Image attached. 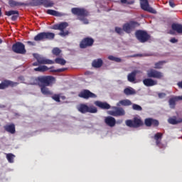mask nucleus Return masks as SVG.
I'll list each match as a JSON object with an SVG mask.
<instances>
[{"mask_svg": "<svg viewBox=\"0 0 182 182\" xmlns=\"http://www.w3.org/2000/svg\"><path fill=\"white\" fill-rule=\"evenodd\" d=\"M146 75L149 78L143 80V84L144 86H146V87H151V86H156V85H157V81L153 79L161 80L164 77V74H163V73L154 69L148 70Z\"/></svg>", "mask_w": 182, "mask_h": 182, "instance_id": "obj_1", "label": "nucleus"}, {"mask_svg": "<svg viewBox=\"0 0 182 182\" xmlns=\"http://www.w3.org/2000/svg\"><path fill=\"white\" fill-rule=\"evenodd\" d=\"M71 12L73 15H76L78 21L82 22L84 25L89 24V20L87 18L90 15V13L86 9L74 7L71 9Z\"/></svg>", "mask_w": 182, "mask_h": 182, "instance_id": "obj_2", "label": "nucleus"}, {"mask_svg": "<svg viewBox=\"0 0 182 182\" xmlns=\"http://www.w3.org/2000/svg\"><path fill=\"white\" fill-rule=\"evenodd\" d=\"M46 79H47V82H43L39 86L41 88V92L44 96H52L53 92H52V91H50L48 87L52 86V85L56 82V78L52 75H47Z\"/></svg>", "mask_w": 182, "mask_h": 182, "instance_id": "obj_3", "label": "nucleus"}, {"mask_svg": "<svg viewBox=\"0 0 182 182\" xmlns=\"http://www.w3.org/2000/svg\"><path fill=\"white\" fill-rule=\"evenodd\" d=\"M31 6H44L45 8H52L55 3L50 0H31Z\"/></svg>", "mask_w": 182, "mask_h": 182, "instance_id": "obj_4", "label": "nucleus"}, {"mask_svg": "<svg viewBox=\"0 0 182 182\" xmlns=\"http://www.w3.org/2000/svg\"><path fill=\"white\" fill-rule=\"evenodd\" d=\"M55 39V33L50 32H42L34 37V41H52Z\"/></svg>", "mask_w": 182, "mask_h": 182, "instance_id": "obj_5", "label": "nucleus"}, {"mask_svg": "<svg viewBox=\"0 0 182 182\" xmlns=\"http://www.w3.org/2000/svg\"><path fill=\"white\" fill-rule=\"evenodd\" d=\"M48 75H41L38 77H31L29 80V85L40 86L42 83H47Z\"/></svg>", "mask_w": 182, "mask_h": 182, "instance_id": "obj_6", "label": "nucleus"}, {"mask_svg": "<svg viewBox=\"0 0 182 182\" xmlns=\"http://www.w3.org/2000/svg\"><path fill=\"white\" fill-rule=\"evenodd\" d=\"M12 50L14 53H18L19 55H25L26 53V49L25 48V44L21 42H16L12 46Z\"/></svg>", "mask_w": 182, "mask_h": 182, "instance_id": "obj_7", "label": "nucleus"}, {"mask_svg": "<svg viewBox=\"0 0 182 182\" xmlns=\"http://www.w3.org/2000/svg\"><path fill=\"white\" fill-rule=\"evenodd\" d=\"M150 38H151V36L147 33V31H144L143 30L137 31V39L141 42V43H146V42L150 41Z\"/></svg>", "mask_w": 182, "mask_h": 182, "instance_id": "obj_8", "label": "nucleus"}, {"mask_svg": "<svg viewBox=\"0 0 182 182\" xmlns=\"http://www.w3.org/2000/svg\"><path fill=\"white\" fill-rule=\"evenodd\" d=\"M137 26V21H131L129 22L125 23L122 26L124 32L126 33H132L136 27Z\"/></svg>", "mask_w": 182, "mask_h": 182, "instance_id": "obj_9", "label": "nucleus"}, {"mask_svg": "<svg viewBox=\"0 0 182 182\" xmlns=\"http://www.w3.org/2000/svg\"><path fill=\"white\" fill-rule=\"evenodd\" d=\"M79 112L80 113H97V108L94 106H87L85 104H81L80 105V107L78 108Z\"/></svg>", "mask_w": 182, "mask_h": 182, "instance_id": "obj_10", "label": "nucleus"}, {"mask_svg": "<svg viewBox=\"0 0 182 182\" xmlns=\"http://www.w3.org/2000/svg\"><path fill=\"white\" fill-rule=\"evenodd\" d=\"M95 43V40L90 37L84 38L81 42L80 43V49H86V48H90V46H93Z\"/></svg>", "mask_w": 182, "mask_h": 182, "instance_id": "obj_11", "label": "nucleus"}, {"mask_svg": "<svg viewBox=\"0 0 182 182\" xmlns=\"http://www.w3.org/2000/svg\"><path fill=\"white\" fill-rule=\"evenodd\" d=\"M140 1V5L141 9L143 11H146V12H149V14H157V11L156 9H153V7H151L149 4V0H139Z\"/></svg>", "mask_w": 182, "mask_h": 182, "instance_id": "obj_12", "label": "nucleus"}, {"mask_svg": "<svg viewBox=\"0 0 182 182\" xmlns=\"http://www.w3.org/2000/svg\"><path fill=\"white\" fill-rule=\"evenodd\" d=\"M78 97H81L82 99H96L97 95L96 94L90 92L89 90H82L79 94Z\"/></svg>", "mask_w": 182, "mask_h": 182, "instance_id": "obj_13", "label": "nucleus"}, {"mask_svg": "<svg viewBox=\"0 0 182 182\" xmlns=\"http://www.w3.org/2000/svg\"><path fill=\"white\" fill-rule=\"evenodd\" d=\"M112 109L114 110L109 111V114H110V116L117 117L119 116H124V114H126V112L122 107H112Z\"/></svg>", "mask_w": 182, "mask_h": 182, "instance_id": "obj_14", "label": "nucleus"}, {"mask_svg": "<svg viewBox=\"0 0 182 182\" xmlns=\"http://www.w3.org/2000/svg\"><path fill=\"white\" fill-rule=\"evenodd\" d=\"M19 85L18 82H13L9 80H4L0 83V90H4V89H6L7 87H15V86H18Z\"/></svg>", "mask_w": 182, "mask_h": 182, "instance_id": "obj_15", "label": "nucleus"}, {"mask_svg": "<svg viewBox=\"0 0 182 182\" xmlns=\"http://www.w3.org/2000/svg\"><path fill=\"white\" fill-rule=\"evenodd\" d=\"M144 124L146 127H159L160 122L157 119L153 118H146L144 120Z\"/></svg>", "mask_w": 182, "mask_h": 182, "instance_id": "obj_16", "label": "nucleus"}, {"mask_svg": "<svg viewBox=\"0 0 182 182\" xmlns=\"http://www.w3.org/2000/svg\"><path fill=\"white\" fill-rule=\"evenodd\" d=\"M4 14L6 16H11V19L15 21L19 18V11L18 10H10L9 11H5Z\"/></svg>", "mask_w": 182, "mask_h": 182, "instance_id": "obj_17", "label": "nucleus"}, {"mask_svg": "<svg viewBox=\"0 0 182 182\" xmlns=\"http://www.w3.org/2000/svg\"><path fill=\"white\" fill-rule=\"evenodd\" d=\"M94 105H95V106L100 109H102V110H109V109L111 107L110 105L106 102H103L102 101H95Z\"/></svg>", "mask_w": 182, "mask_h": 182, "instance_id": "obj_18", "label": "nucleus"}, {"mask_svg": "<svg viewBox=\"0 0 182 182\" xmlns=\"http://www.w3.org/2000/svg\"><path fill=\"white\" fill-rule=\"evenodd\" d=\"M68 26H69V24L67 22H63L59 24H55L51 27V29H54L55 31H60V32H62L63 31H65Z\"/></svg>", "mask_w": 182, "mask_h": 182, "instance_id": "obj_19", "label": "nucleus"}, {"mask_svg": "<svg viewBox=\"0 0 182 182\" xmlns=\"http://www.w3.org/2000/svg\"><path fill=\"white\" fill-rule=\"evenodd\" d=\"M105 123L109 127H114L116 126V119L113 117H106L105 119Z\"/></svg>", "mask_w": 182, "mask_h": 182, "instance_id": "obj_20", "label": "nucleus"}, {"mask_svg": "<svg viewBox=\"0 0 182 182\" xmlns=\"http://www.w3.org/2000/svg\"><path fill=\"white\" fill-rule=\"evenodd\" d=\"M178 100H181V96H175L169 99L168 105L171 109H176V102H178Z\"/></svg>", "mask_w": 182, "mask_h": 182, "instance_id": "obj_21", "label": "nucleus"}, {"mask_svg": "<svg viewBox=\"0 0 182 182\" xmlns=\"http://www.w3.org/2000/svg\"><path fill=\"white\" fill-rule=\"evenodd\" d=\"M8 4H9L10 8H15L16 6H26L28 5L26 3L16 1L15 0H9Z\"/></svg>", "mask_w": 182, "mask_h": 182, "instance_id": "obj_22", "label": "nucleus"}, {"mask_svg": "<svg viewBox=\"0 0 182 182\" xmlns=\"http://www.w3.org/2000/svg\"><path fill=\"white\" fill-rule=\"evenodd\" d=\"M4 129L8 133H11V134H15L16 130L15 129V124H6L4 127Z\"/></svg>", "mask_w": 182, "mask_h": 182, "instance_id": "obj_23", "label": "nucleus"}, {"mask_svg": "<svg viewBox=\"0 0 182 182\" xmlns=\"http://www.w3.org/2000/svg\"><path fill=\"white\" fill-rule=\"evenodd\" d=\"M37 60L40 65H53L55 63V61L43 58H37Z\"/></svg>", "mask_w": 182, "mask_h": 182, "instance_id": "obj_24", "label": "nucleus"}, {"mask_svg": "<svg viewBox=\"0 0 182 182\" xmlns=\"http://www.w3.org/2000/svg\"><path fill=\"white\" fill-rule=\"evenodd\" d=\"M125 124L128 127H133V128L137 127V117H134V120H132V119L126 120Z\"/></svg>", "mask_w": 182, "mask_h": 182, "instance_id": "obj_25", "label": "nucleus"}, {"mask_svg": "<svg viewBox=\"0 0 182 182\" xmlns=\"http://www.w3.org/2000/svg\"><path fill=\"white\" fill-rule=\"evenodd\" d=\"M92 68H95L96 69H99V68H102L103 66V60L102 58L95 59L92 63Z\"/></svg>", "mask_w": 182, "mask_h": 182, "instance_id": "obj_26", "label": "nucleus"}, {"mask_svg": "<svg viewBox=\"0 0 182 182\" xmlns=\"http://www.w3.org/2000/svg\"><path fill=\"white\" fill-rule=\"evenodd\" d=\"M168 122L169 123V124H178L180 123H182V118L179 117L177 119V117L173 116L172 117L168 118Z\"/></svg>", "mask_w": 182, "mask_h": 182, "instance_id": "obj_27", "label": "nucleus"}, {"mask_svg": "<svg viewBox=\"0 0 182 182\" xmlns=\"http://www.w3.org/2000/svg\"><path fill=\"white\" fill-rule=\"evenodd\" d=\"M154 139L156 141V146H158V147H160V146H161V139H163V134L157 132L154 135Z\"/></svg>", "mask_w": 182, "mask_h": 182, "instance_id": "obj_28", "label": "nucleus"}, {"mask_svg": "<svg viewBox=\"0 0 182 182\" xmlns=\"http://www.w3.org/2000/svg\"><path fill=\"white\" fill-rule=\"evenodd\" d=\"M117 106L120 107V106H132V101L130 100H122L117 102Z\"/></svg>", "mask_w": 182, "mask_h": 182, "instance_id": "obj_29", "label": "nucleus"}, {"mask_svg": "<svg viewBox=\"0 0 182 182\" xmlns=\"http://www.w3.org/2000/svg\"><path fill=\"white\" fill-rule=\"evenodd\" d=\"M171 28L173 29V31H176L177 33H182V24L173 23L171 25Z\"/></svg>", "mask_w": 182, "mask_h": 182, "instance_id": "obj_30", "label": "nucleus"}, {"mask_svg": "<svg viewBox=\"0 0 182 182\" xmlns=\"http://www.w3.org/2000/svg\"><path fill=\"white\" fill-rule=\"evenodd\" d=\"M137 75V70H134L129 73L127 76L128 82L133 83L136 80V75Z\"/></svg>", "mask_w": 182, "mask_h": 182, "instance_id": "obj_31", "label": "nucleus"}, {"mask_svg": "<svg viewBox=\"0 0 182 182\" xmlns=\"http://www.w3.org/2000/svg\"><path fill=\"white\" fill-rule=\"evenodd\" d=\"M54 67L48 68L46 65H41L38 68H34L35 72H48L49 69H53Z\"/></svg>", "mask_w": 182, "mask_h": 182, "instance_id": "obj_32", "label": "nucleus"}, {"mask_svg": "<svg viewBox=\"0 0 182 182\" xmlns=\"http://www.w3.org/2000/svg\"><path fill=\"white\" fill-rule=\"evenodd\" d=\"M124 93L127 96H130L132 95H136V91L132 87H127L124 90Z\"/></svg>", "mask_w": 182, "mask_h": 182, "instance_id": "obj_33", "label": "nucleus"}, {"mask_svg": "<svg viewBox=\"0 0 182 182\" xmlns=\"http://www.w3.org/2000/svg\"><path fill=\"white\" fill-rule=\"evenodd\" d=\"M46 14H48V15H52L53 16H62L61 13L52 9L47 10Z\"/></svg>", "mask_w": 182, "mask_h": 182, "instance_id": "obj_34", "label": "nucleus"}, {"mask_svg": "<svg viewBox=\"0 0 182 182\" xmlns=\"http://www.w3.org/2000/svg\"><path fill=\"white\" fill-rule=\"evenodd\" d=\"M54 63L61 65V66H65V65H66V61L63 58H57L55 59Z\"/></svg>", "mask_w": 182, "mask_h": 182, "instance_id": "obj_35", "label": "nucleus"}, {"mask_svg": "<svg viewBox=\"0 0 182 182\" xmlns=\"http://www.w3.org/2000/svg\"><path fill=\"white\" fill-rule=\"evenodd\" d=\"M52 53L53 55H55V56H59L60 55V53H62V50L60 49L59 48L56 47L54 48L52 50Z\"/></svg>", "mask_w": 182, "mask_h": 182, "instance_id": "obj_36", "label": "nucleus"}, {"mask_svg": "<svg viewBox=\"0 0 182 182\" xmlns=\"http://www.w3.org/2000/svg\"><path fill=\"white\" fill-rule=\"evenodd\" d=\"M108 59L109 60H112L113 62H117V63H120V62H122V58H117V57H114L113 55H109L108 57Z\"/></svg>", "mask_w": 182, "mask_h": 182, "instance_id": "obj_37", "label": "nucleus"}, {"mask_svg": "<svg viewBox=\"0 0 182 182\" xmlns=\"http://www.w3.org/2000/svg\"><path fill=\"white\" fill-rule=\"evenodd\" d=\"M166 63V61H159L158 63H155L154 69H161L163 68V65Z\"/></svg>", "mask_w": 182, "mask_h": 182, "instance_id": "obj_38", "label": "nucleus"}, {"mask_svg": "<svg viewBox=\"0 0 182 182\" xmlns=\"http://www.w3.org/2000/svg\"><path fill=\"white\" fill-rule=\"evenodd\" d=\"M122 5H133L134 4V0H120Z\"/></svg>", "mask_w": 182, "mask_h": 182, "instance_id": "obj_39", "label": "nucleus"}, {"mask_svg": "<svg viewBox=\"0 0 182 182\" xmlns=\"http://www.w3.org/2000/svg\"><path fill=\"white\" fill-rule=\"evenodd\" d=\"M6 159L9 163H14V159H15V155L13 154H7Z\"/></svg>", "mask_w": 182, "mask_h": 182, "instance_id": "obj_40", "label": "nucleus"}, {"mask_svg": "<svg viewBox=\"0 0 182 182\" xmlns=\"http://www.w3.org/2000/svg\"><path fill=\"white\" fill-rule=\"evenodd\" d=\"M114 31L116 32V33H118V35H124V30H123V28H120V27H115Z\"/></svg>", "mask_w": 182, "mask_h": 182, "instance_id": "obj_41", "label": "nucleus"}, {"mask_svg": "<svg viewBox=\"0 0 182 182\" xmlns=\"http://www.w3.org/2000/svg\"><path fill=\"white\" fill-rule=\"evenodd\" d=\"M52 99L55 100V102H60V96L59 95H54L52 97Z\"/></svg>", "mask_w": 182, "mask_h": 182, "instance_id": "obj_42", "label": "nucleus"}, {"mask_svg": "<svg viewBox=\"0 0 182 182\" xmlns=\"http://www.w3.org/2000/svg\"><path fill=\"white\" fill-rule=\"evenodd\" d=\"M59 35L60 36H68V35H69V31H65V30H63L59 33Z\"/></svg>", "mask_w": 182, "mask_h": 182, "instance_id": "obj_43", "label": "nucleus"}, {"mask_svg": "<svg viewBox=\"0 0 182 182\" xmlns=\"http://www.w3.org/2000/svg\"><path fill=\"white\" fill-rule=\"evenodd\" d=\"M65 70H68V68H60L57 70H51L50 72L60 73V72H65Z\"/></svg>", "mask_w": 182, "mask_h": 182, "instance_id": "obj_44", "label": "nucleus"}, {"mask_svg": "<svg viewBox=\"0 0 182 182\" xmlns=\"http://www.w3.org/2000/svg\"><path fill=\"white\" fill-rule=\"evenodd\" d=\"M144 122H143L141 119H137V127H140V126H144Z\"/></svg>", "mask_w": 182, "mask_h": 182, "instance_id": "obj_45", "label": "nucleus"}, {"mask_svg": "<svg viewBox=\"0 0 182 182\" xmlns=\"http://www.w3.org/2000/svg\"><path fill=\"white\" fill-rule=\"evenodd\" d=\"M158 96H159V99H163V98L166 97V93L160 92L158 94Z\"/></svg>", "mask_w": 182, "mask_h": 182, "instance_id": "obj_46", "label": "nucleus"}, {"mask_svg": "<svg viewBox=\"0 0 182 182\" xmlns=\"http://www.w3.org/2000/svg\"><path fill=\"white\" fill-rule=\"evenodd\" d=\"M169 6H171V8H174L176 6V4H174L173 1H172V0L169 1Z\"/></svg>", "mask_w": 182, "mask_h": 182, "instance_id": "obj_47", "label": "nucleus"}, {"mask_svg": "<svg viewBox=\"0 0 182 182\" xmlns=\"http://www.w3.org/2000/svg\"><path fill=\"white\" fill-rule=\"evenodd\" d=\"M178 41L177 39H176V38H173L170 40V42H171V43H176V42H178Z\"/></svg>", "mask_w": 182, "mask_h": 182, "instance_id": "obj_48", "label": "nucleus"}, {"mask_svg": "<svg viewBox=\"0 0 182 182\" xmlns=\"http://www.w3.org/2000/svg\"><path fill=\"white\" fill-rule=\"evenodd\" d=\"M39 65H41V63L38 60L33 63V66H39Z\"/></svg>", "mask_w": 182, "mask_h": 182, "instance_id": "obj_49", "label": "nucleus"}, {"mask_svg": "<svg viewBox=\"0 0 182 182\" xmlns=\"http://www.w3.org/2000/svg\"><path fill=\"white\" fill-rule=\"evenodd\" d=\"M27 43L28 45H30V46H33L35 45V43L32 41H28Z\"/></svg>", "mask_w": 182, "mask_h": 182, "instance_id": "obj_50", "label": "nucleus"}, {"mask_svg": "<svg viewBox=\"0 0 182 182\" xmlns=\"http://www.w3.org/2000/svg\"><path fill=\"white\" fill-rule=\"evenodd\" d=\"M177 85L178 86V87L180 89H182V80L181 82H178Z\"/></svg>", "mask_w": 182, "mask_h": 182, "instance_id": "obj_51", "label": "nucleus"}, {"mask_svg": "<svg viewBox=\"0 0 182 182\" xmlns=\"http://www.w3.org/2000/svg\"><path fill=\"white\" fill-rule=\"evenodd\" d=\"M137 110L141 112V110H143V108L140 105H137Z\"/></svg>", "mask_w": 182, "mask_h": 182, "instance_id": "obj_52", "label": "nucleus"}, {"mask_svg": "<svg viewBox=\"0 0 182 182\" xmlns=\"http://www.w3.org/2000/svg\"><path fill=\"white\" fill-rule=\"evenodd\" d=\"M133 109H134V110H137V104H134L133 105Z\"/></svg>", "mask_w": 182, "mask_h": 182, "instance_id": "obj_53", "label": "nucleus"}, {"mask_svg": "<svg viewBox=\"0 0 182 182\" xmlns=\"http://www.w3.org/2000/svg\"><path fill=\"white\" fill-rule=\"evenodd\" d=\"M19 80H25V78L23 77V76H20L18 77Z\"/></svg>", "mask_w": 182, "mask_h": 182, "instance_id": "obj_54", "label": "nucleus"}, {"mask_svg": "<svg viewBox=\"0 0 182 182\" xmlns=\"http://www.w3.org/2000/svg\"><path fill=\"white\" fill-rule=\"evenodd\" d=\"M137 56L139 57H140V58H141V56H143V55H141V54H137Z\"/></svg>", "mask_w": 182, "mask_h": 182, "instance_id": "obj_55", "label": "nucleus"}, {"mask_svg": "<svg viewBox=\"0 0 182 182\" xmlns=\"http://www.w3.org/2000/svg\"><path fill=\"white\" fill-rule=\"evenodd\" d=\"M2 15V11L1 9H0V16Z\"/></svg>", "mask_w": 182, "mask_h": 182, "instance_id": "obj_56", "label": "nucleus"}, {"mask_svg": "<svg viewBox=\"0 0 182 182\" xmlns=\"http://www.w3.org/2000/svg\"><path fill=\"white\" fill-rule=\"evenodd\" d=\"M135 36L137 38V31H135Z\"/></svg>", "mask_w": 182, "mask_h": 182, "instance_id": "obj_57", "label": "nucleus"}, {"mask_svg": "<svg viewBox=\"0 0 182 182\" xmlns=\"http://www.w3.org/2000/svg\"><path fill=\"white\" fill-rule=\"evenodd\" d=\"M144 56H150L149 54H144Z\"/></svg>", "mask_w": 182, "mask_h": 182, "instance_id": "obj_58", "label": "nucleus"}, {"mask_svg": "<svg viewBox=\"0 0 182 182\" xmlns=\"http://www.w3.org/2000/svg\"><path fill=\"white\" fill-rule=\"evenodd\" d=\"M0 43H2V39L0 38Z\"/></svg>", "mask_w": 182, "mask_h": 182, "instance_id": "obj_59", "label": "nucleus"}, {"mask_svg": "<svg viewBox=\"0 0 182 182\" xmlns=\"http://www.w3.org/2000/svg\"><path fill=\"white\" fill-rule=\"evenodd\" d=\"M141 17L142 18H145L144 15L141 14Z\"/></svg>", "mask_w": 182, "mask_h": 182, "instance_id": "obj_60", "label": "nucleus"}, {"mask_svg": "<svg viewBox=\"0 0 182 182\" xmlns=\"http://www.w3.org/2000/svg\"><path fill=\"white\" fill-rule=\"evenodd\" d=\"M181 100H182V96H181Z\"/></svg>", "mask_w": 182, "mask_h": 182, "instance_id": "obj_61", "label": "nucleus"}, {"mask_svg": "<svg viewBox=\"0 0 182 182\" xmlns=\"http://www.w3.org/2000/svg\"><path fill=\"white\" fill-rule=\"evenodd\" d=\"M85 75H87V73H85Z\"/></svg>", "mask_w": 182, "mask_h": 182, "instance_id": "obj_62", "label": "nucleus"}]
</instances>
